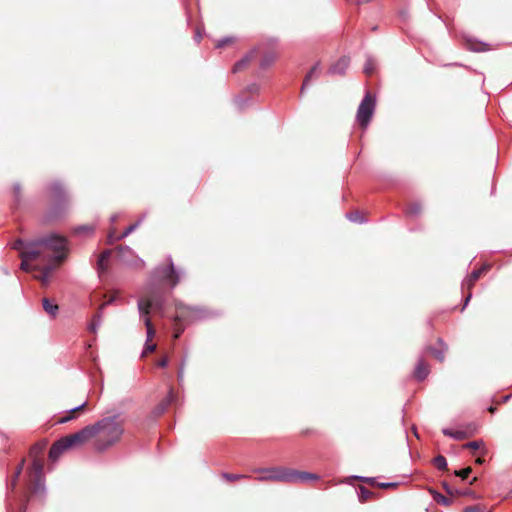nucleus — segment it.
Instances as JSON below:
<instances>
[{
	"label": "nucleus",
	"mask_w": 512,
	"mask_h": 512,
	"mask_svg": "<svg viewBox=\"0 0 512 512\" xmlns=\"http://www.w3.org/2000/svg\"><path fill=\"white\" fill-rule=\"evenodd\" d=\"M40 281L43 283V284H47L49 282V279H50V275H46L45 272H42L41 271V275L39 277Z\"/></svg>",
	"instance_id": "52"
},
{
	"label": "nucleus",
	"mask_w": 512,
	"mask_h": 512,
	"mask_svg": "<svg viewBox=\"0 0 512 512\" xmlns=\"http://www.w3.org/2000/svg\"><path fill=\"white\" fill-rule=\"evenodd\" d=\"M482 445H483L482 441H471V442L466 443L464 445V447L476 450V449H479Z\"/></svg>",
	"instance_id": "41"
},
{
	"label": "nucleus",
	"mask_w": 512,
	"mask_h": 512,
	"mask_svg": "<svg viewBox=\"0 0 512 512\" xmlns=\"http://www.w3.org/2000/svg\"><path fill=\"white\" fill-rule=\"evenodd\" d=\"M110 256H111V251L110 250H104L100 254L98 262H97V266H98V270L99 271H104L106 269V264L105 263L108 261Z\"/></svg>",
	"instance_id": "30"
},
{
	"label": "nucleus",
	"mask_w": 512,
	"mask_h": 512,
	"mask_svg": "<svg viewBox=\"0 0 512 512\" xmlns=\"http://www.w3.org/2000/svg\"><path fill=\"white\" fill-rule=\"evenodd\" d=\"M156 349V345L153 343L146 342L145 348L143 351V355H145L148 352H153Z\"/></svg>",
	"instance_id": "47"
},
{
	"label": "nucleus",
	"mask_w": 512,
	"mask_h": 512,
	"mask_svg": "<svg viewBox=\"0 0 512 512\" xmlns=\"http://www.w3.org/2000/svg\"><path fill=\"white\" fill-rule=\"evenodd\" d=\"M68 240L56 233H50L28 241L26 254L30 257H41L42 260L61 263L67 257Z\"/></svg>",
	"instance_id": "1"
},
{
	"label": "nucleus",
	"mask_w": 512,
	"mask_h": 512,
	"mask_svg": "<svg viewBox=\"0 0 512 512\" xmlns=\"http://www.w3.org/2000/svg\"><path fill=\"white\" fill-rule=\"evenodd\" d=\"M94 227L91 225H80L74 229L75 234H92Z\"/></svg>",
	"instance_id": "36"
},
{
	"label": "nucleus",
	"mask_w": 512,
	"mask_h": 512,
	"mask_svg": "<svg viewBox=\"0 0 512 512\" xmlns=\"http://www.w3.org/2000/svg\"><path fill=\"white\" fill-rule=\"evenodd\" d=\"M372 496V492L364 486H360L358 489V498L360 502L367 501Z\"/></svg>",
	"instance_id": "31"
},
{
	"label": "nucleus",
	"mask_w": 512,
	"mask_h": 512,
	"mask_svg": "<svg viewBox=\"0 0 512 512\" xmlns=\"http://www.w3.org/2000/svg\"><path fill=\"white\" fill-rule=\"evenodd\" d=\"M110 219H111V222H116L118 219V215H116V214L112 215Z\"/></svg>",
	"instance_id": "60"
},
{
	"label": "nucleus",
	"mask_w": 512,
	"mask_h": 512,
	"mask_svg": "<svg viewBox=\"0 0 512 512\" xmlns=\"http://www.w3.org/2000/svg\"><path fill=\"white\" fill-rule=\"evenodd\" d=\"M347 218L351 222H356V223H364V222H366V219L363 217V215L359 211L348 213L347 214Z\"/></svg>",
	"instance_id": "34"
},
{
	"label": "nucleus",
	"mask_w": 512,
	"mask_h": 512,
	"mask_svg": "<svg viewBox=\"0 0 512 512\" xmlns=\"http://www.w3.org/2000/svg\"><path fill=\"white\" fill-rule=\"evenodd\" d=\"M350 59L346 56L341 57L336 63L331 65L328 73L331 75H344L347 68L349 67Z\"/></svg>",
	"instance_id": "14"
},
{
	"label": "nucleus",
	"mask_w": 512,
	"mask_h": 512,
	"mask_svg": "<svg viewBox=\"0 0 512 512\" xmlns=\"http://www.w3.org/2000/svg\"><path fill=\"white\" fill-rule=\"evenodd\" d=\"M489 269H490V265L485 264L482 267H480L479 269L473 270L470 273V275L463 280V282H462V289H467L468 290V295L465 298L462 310L468 305V303H469V301H470V299L472 297V292H471L472 287L474 286L476 281L480 278V276L484 272L488 271Z\"/></svg>",
	"instance_id": "9"
},
{
	"label": "nucleus",
	"mask_w": 512,
	"mask_h": 512,
	"mask_svg": "<svg viewBox=\"0 0 512 512\" xmlns=\"http://www.w3.org/2000/svg\"><path fill=\"white\" fill-rule=\"evenodd\" d=\"M489 411H490V412H494V411H495V408H494V407H490V408H489Z\"/></svg>",
	"instance_id": "63"
},
{
	"label": "nucleus",
	"mask_w": 512,
	"mask_h": 512,
	"mask_svg": "<svg viewBox=\"0 0 512 512\" xmlns=\"http://www.w3.org/2000/svg\"><path fill=\"white\" fill-rule=\"evenodd\" d=\"M24 462H25V460H22L19 463L18 467L16 468V471H15L13 477H12V480H11L12 488H14L16 486L17 480H18L20 474L22 473V470H23V467H24Z\"/></svg>",
	"instance_id": "37"
},
{
	"label": "nucleus",
	"mask_w": 512,
	"mask_h": 512,
	"mask_svg": "<svg viewBox=\"0 0 512 512\" xmlns=\"http://www.w3.org/2000/svg\"><path fill=\"white\" fill-rule=\"evenodd\" d=\"M254 472L262 474L257 477L258 481H279L286 482L287 468L271 467V468H257Z\"/></svg>",
	"instance_id": "8"
},
{
	"label": "nucleus",
	"mask_w": 512,
	"mask_h": 512,
	"mask_svg": "<svg viewBox=\"0 0 512 512\" xmlns=\"http://www.w3.org/2000/svg\"><path fill=\"white\" fill-rule=\"evenodd\" d=\"M465 512H482V510L477 506H470L465 508Z\"/></svg>",
	"instance_id": "55"
},
{
	"label": "nucleus",
	"mask_w": 512,
	"mask_h": 512,
	"mask_svg": "<svg viewBox=\"0 0 512 512\" xmlns=\"http://www.w3.org/2000/svg\"><path fill=\"white\" fill-rule=\"evenodd\" d=\"M67 449H69V447L66 445L64 438L63 437L60 438L50 448V451H49L50 460L56 461L61 456V454Z\"/></svg>",
	"instance_id": "15"
},
{
	"label": "nucleus",
	"mask_w": 512,
	"mask_h": 512,
	"mask_svg": "<svg viewBox=\"0 0 512 512\" xmlns=\"http://www.w3.org/2000/svg\"><path fill=\"white\" fill-rule=\"evenodd\" d=\"M320 71H321L320 64L319 63L314 64L313 67L310 69V71L305 76V79H304L302 87H301V93H303V91L309 85V82L313 78H317L319 76Z\"/></svg>",
	"instance_id": "17"
},
{
	"label": "nucleus",
	"mask_w": 512,
	"mask_h": 512,
	"mask_svg": "<svg viewBox=\"0 0 512 512\" xmlns=\"http://www.w3.org/2000/svg\"><path fill=\"white\" fill-rule=\"evenodd\" d=\"M43 469H44V466H43V462L41 459H34L32 461V471L34 474V478H37V484H39L41 479L44 477Z\"/></svg>",
	"instance_id": "21"
},
{
	"label": "nucleus",
	"mask_w": 512,
	"mask_h": 512,
	"mask_svg": "<svg viewBox=\"0 0 512 512\" xmlns=\"http://www.w3.org/2000/svg\"><path fill=\"white\" fill-rule=\"evenodd\" d=\"M167 296L157 288L154 284L149 286L147 295L140 298L137 302L138 312L140 316H147L151 309L163 311Z\"/></svg>",
	"instance_id": "3"
},
{
	"label": "nucleus",
	"mask_w": 512,
	"mask_h": 512,
	"mask_svg": "<svg viewBox=\"0 0 512 512\" xmlns=\"http://www.w3.org/2000/svg\"><path fill=\"white\" fill-rule=\"evenodd\" d=\"M34 481H35L34 492L35 493L43 492L45 490L44 477L41 479L39 484H37V478H34Z\"/></svg>",
	"instance_id": "43"
},
{
	"label": "nucleus",
	"mask_w": 512,
	"mask_h": 512,
	"mask_svg": "<svg viewBox=\"0 0 512 512\" xmlns=\"http://www.w3.org/2000/svg\"><path fill=\"white\" fill-rule=\"evenodd\" d=\"M443 488L449 495H459V496H470L472 495V491L470 489H453L446 482L443 483Z\"/></svg>",
	"instance_id": "25"
},
{
	"label": "nucleus",
	"mask_w": 512,
	"mask_h": 512,
	"mask_svg": "<svg viewBox=\"0 0 512 512\" xmlns=\"http://www.w3.org/2000/svg\"><path fill=\"white\" fill-rule=\"evenodd\" d=\"M373 71H374V64H373V61L369 58V59H367V62L364 66V72L369 75Z\"/></svg>",
	"instance_id": "44"
},
{
	"label": "nucleus",
	"mask_w": 512,
	"mask_h": 512,
	"mask_svg": "<svg viewBox=\"0 0 512 512\" xmlns=\"http://www.w3.org/2000/svg\"><path fill=\"white\" fill-rule=\"evenodd\" d=\"M87 405V402H83L82 404L74 407V408H71L69 411H68V415L62 417L61 419L58 420V423L60 424H63V423H67L69 421H71L72 419H74V413L77 412V411H81L83 410Z\"/></svg>",
	"instance_id": "24"
},
{
	"label": "nucleus",
	"mask_w": 512,
	"mask_h": 512,
	"mask_svg": "<svg viewBox=\"0 0 512 512\" xmlns=\"http://www.w3.org/2000/svg\"><path fill=\"white\" fill-rule=\"evenodd\" d=\"M246 89L250 93H258L260 87L258 84L253 83V84L248 85Z\"/></svg>",
	"instance_id": "49"
},
{
	"label": "nucleus",
	"mask_w": 512,
	"mask_h": 512,
	"mask_svg": "<svg viewBox=\"0 0 512 512\" xmlns=\"http://www.w3.org/2000/svg\"><path fill=\"white\" fill-rule=\"evenodd\" d=\"M51 197L53 199V206L47 213V220H56L62 216L66 205L68 203V196L63 185L55 181L49 186Z\"/></svg>",
	"instance_id": "4"
},
{
	"label": "nucleus",
	"mask_w": 512,
	"mask_h": 512,
	"mask_svg": "<svg viewBox=\"0 0 512 512\" xmlns=\"http://www.w3.org/2000/svg\"><path fill=\"white\" fill-rule=\"evenodd\" d=\"M275 60V55L274 54H267L263 57V59L261 60L260 62V67L262 69H266L268 68Z\"/></svg>",
	"instance_id": "35"
},
{
	"label": "nucleus",
	"mask_w": 512,
	"mask_h": 512,
	"mask_svg": "<svg viewBox=\"0 0 512 512\" xmlns=\"http://www.w3.org/2000/svg\"><path fill=\"white\" fill-rule=\"evenodd\" d=\"M476 462H477L478 464H482V463L484 462V460H483V459H481V458H478V459L476 460Z\"/></svg>",
	"instance_id": "61"
},
{
	"label": "nucleus",
	"mask_w": 512,
	"mask_h": 512,
	"mask_svg": "<svg viewBox=\"0 0 512 512\" xmlns=\"http://www.w3.org/2000/svg\"><path fill=\"white\" fill-rule=\"evenodd\" d=\"M55 268H56L55 264L49 263V264H47L46 266L43 267L42 272H45L46 275H50L51 276V274H52V272L54 271Z\"/></svg>",
	"instance_id": "46"
},
{
	"label": "nucleus",
	"mask_w": 512,
	"mask_h": 512,
	"mask_svg": "<svg viewBox=\"0 0 512 512\" xmlns=\"http://www.w3.org/2000/svg\"><path fill=\"white\" fill-rule=\"evenodd\" d=\"M118 258L122 263L126 265H134L136 263H140L141 266H144V261L136 256L134 251L128 246L118 247Z\"/></svg>",
	"instance_id": "13"
},
{
	"label": "nucleus",
	"mask_w": 512,
	"mask_h": 512,
	"mask_svg": "<svg viewBox=\"0 0 512 512\" xmlns=\"http://www.w3.org/2000/svg\"><path fill=\"white\" fill-rule=\"evenodd\" d=\"M477 431V426L475 424H469L466 430H452L450 428H443V435L450 437L454 440H464L472 435H474Z\"/></svg>",
	"instance_id": "11"
},
{
	"label": "nucleus",
	"mask_w": 512,
	"mask_h": 512,
	"mask_svg": "<svg viewBox=\"0 0 512 512\" xmlns=\"http://www.w3.org/2000/svg\"><path fill=\"white\" fill-rule=\"evenodd\" d=\"M185 361L186 359H184L179 367V370H178V374H177V378H178V381L179 382H182L183 379H184V367H185Z\"/></svg>",
	"instance_id": "45"
},
{
	"label": "nucleus",
	"mask_w": 512,
	"mask_h": 512,
	"mask_svg": "<svg viewBox=\"0 0 512 512\" xmlns=\"http://www.w3.org/2000/svg\"><path fill=\"white\" fill-rule=\"evenodd\" d=\"M168 265L166 267L155 268L152 279L155 282L171 280V288L173 289L180 281L183 271L176 270L171 256L167 257Z\"/></svg>",
	"instance_id": "5"
},
{
	"label": "nucleus",
	"mask_w": 512,
	"mask_h": 512,
	"mask_svg": "<svg viewBox=\"0 0 512 512\" xmlns=\"http://www.w3.org/2000/svg\"><path fill=\"white\" fill-rule=\"evenodd\" d=\"M421 212L422 206L419 202L411 203L405 211L406 215L412 218L418 217L421 214Z\"/></svg>",
	"instance_id": "27"
},
{
	"label": "nucleus",
	"mask_w": 512,
	"mask_h": 512,
	"mask_svg": "<svg viewBox=\"0 0 512 512\" xmlns=\"http://www.w3.org/2000/svg\"><path fill=\"white\" fill-rule=\"evenodd\" d=\"M433 463L439 470H445L447 468V460L444 456L438 455L433 459Z\"/></svg>",
	"instance_id": "33"
},
{
	"label": "nucleus",
	"mask_w": 512,
	"mask_h": 512,
	"mask_svg": "<svg viewBox=\"0 0 512 512\" xmlns=\"http://www.w3.org/2000/svg\"><path fill=\"white\" fill-rule=\"evenodd\" d=\"M42 306L44 311L49 314L51 317H56L59 307L57 304H53L48 298H44L42 300Z\"/></svg>",
	"instance_id": "22"
},
{
	"label": "nucleus",
	"mask_w": 512,
	"mask_h": 512,
	"mask_svg": "<svg viewBox=\"0 0 512 512\" xmlns=\"http://www.w3.org/2000/svg\"><path fill=\"white\" fill-rule=\"evenodd\" d=\"M438 343L441 345V348L429 347L428 350L439 362H443L444 358H445V352L447 350V346L442 341V339H439Z\"/></svg>",
	"instance_id": "19"
},
{
	"label": "nucleus",
	"mask_w": 512,
	"mask_h": 512,
	"mask_svg": "<svg viewBox=\"0 0 512 512\" xmlns=\"http://www.w3.org/2000/svg\"><path fill=\"white\" fill-rule=\"evenodd\" d=\"M12 248L15 250L20 251V257H21V269L24 271H28L30 269V266L28 264V261L41 259V257H30L26 254L28 250V241H24L22 239H17L13 244Z\"/></svg>",
	"instance_id": "10"
},
{
	"label": "nucleus",
	"mask_w": 512,
	"mask_h": 512,
	"mask_svg": "<svg viewBox=\"0 0 512 512\" xmlns=\"http://www.w3.org/2000/svg\"><path fill=\"white\" fill-rule=\"evenodd\" d=\"M117 236L114 235V232H110L109 235H108V242L111 244L113 243L114 241H117Z\"/></svg>",
	"instance_id": "56"
},
{
	"label": "nucleus",
	"mask_w": 512,
	"mask_h": 512,
	"mask_svg": "<svg viewBox=\"0 0 512 512\" xmlns=\"http://www.w3.org/2000/svg\"><path fill=\"white\" fill-rule=\"evenodd\" d=\"M102 324V311H98L92 318L91 322L88 324V330L91 333H96L98 328Z\"/></svg>",
	"instance_id": "23"
},
{
	"label": "nucleus",
	"mask_w": 512,
	"mask_h": 512,
	"mask_svg": "<svg viewBox=\"0 0 512 512\" xmlns=\"http://www.w3.org/2000/svg\"><path fill=\"white\" fill-rule=\"evenodd\" d=\"M485 45L484 43L479 44L477 47H471L470 49L476 52L483 51L484 49L481 46Z\"/></svg>",
	"instance_id": "59"
},
{
	"label": "nucleus",
	"mask_w": 512,
	"mask_h": 512,
	"mask_svg": "<svg viewBox=\"0 0 512 512\" xmlns=\"http://www.w3.org/2000/svg\"><path fill=\"white\" fill-rule=\"evenodd\" d=\"M433 499H434L437 503H440V504H442V505H444V506H449V505L452 503V501H451V499H450V498H448V497H446V496L442 495V494H441V493H439V492H434V493H433Z\"/></svg>",
	"instance_id": "32"
},
{
	"label": "nucleus",
	"mask_w": 512,
	"mask_h": 512,
	"mask_svg": "<svg viewBox=\"0 0 512 512\" xmlns=\"http://www.w3.org/2000/svg\"><path fill=\"white\" fill-rule=\"evenodd\" d=\"M173 399H174V394H173V390L170 389L169 390V393L167 395V397L165 399H163L155 408V414L156 415H161L163 414L166 409L168 408V406L173 402Z\"/></svg>",
	"instance_id": "18"
},
{
	"label": "nucleus",
	"mask_w": 512,
	"mask_h": 512,
	"mask_svg": "<svg viewBox=\"0 0 512 512\" xmlns=\"http://www.w3.org/2000/svg\"><path fill=\"white\" fill-rule=\"evenodd\" d=\"M95 437V430L92 425H87L74 434L67 435L64 438L69 448L78 447Z\"/></svg>",
	"instance_id": "7"
},
{
	"label": "nucleus",
	"mask_w": 512,
	"mask_h": 512,
	"mask_svg": "<svg viewBox=\"0 0 512 512\" xmlns=\"http://www.w3.org/2000/svg\"><path fill=\"white\" fill-rule=\"evenodd\" d=\"M202 39V33L199 29H197L196 33H195V40L197 42H200V40Z\"/></svg>",
	"instance_id": "58"
},
{
	"label": "nucleus",
	"mask_w": 512,
	"mask_h": 512,
	"mask_svg": "<svg viewBox=\"0 0 512 512\" xmlns=\"http://www.w3.org/2000/svg\"><path fill=\"white\" fill-rule=\"evenodd\" d=\"M123 424L119 414L104 417L94 423L95 436L100 435L95 443L96 450L105 451L117 443L124 433Z\"/></svg>",
	"instance_id": "2"
},
{
	"label": "nucleus",
	"mask_w": 512,
	"mask_h": 512,
	"mask_svg": "<svg viewBox=\"0 0 512 512\" xmlns=\"http://www.w3.org/2000/svg\"><path fill=\"white\" fill-rule=\"evenodd\" d=\"M115 300H116V297H115V296L110 297V298H109L105 303H103V304L100 306L99 310H100V311H102V310L104 309V307H106L107 305L112 304Z\"/></svg>",
	"instance_id": "53"
},
{
	"label": "nucleus",
	"mask_w": 512,
	"mask_h": 512,
	"mask_svg": "<svg viewBox=\"0 0 512 512\" xmlns=\"http://www.w3.org/2000/svg\"><path fill=\"white\" fill-rule=\"evenodd\" d=\"M20 191H21L20 185L19 184H15L14 185V192H15V200L16 201H19Z\"/></svg>",
	"instance_id": "54"
},
{
	"label": "nucleus",
	"mask_w": 512,
	"mask_h": 512,
	"mask_svg": "<svg viewBox=\"0 0 512 512\" xmlns=\"http://www.w3.org/2000/svg\"><path fill=\"white\" fill-rule=\"evenodd\" d=\"M287 483H296V482H307V481H315L319 479V476L314 473L309 472H301L294 469L287 468Z\"/></svg>",
	"instance_id": "12"
},
{
	"label": "nucleus",
	"mask_w": 512,
	"mask_h": 512,
	"mask_svg": "<svg viewBox=\"0 0 512 512\" xmlns=\"http://www.w3.org/2000/svg\"><path fill=\"white\" fill-rule=\"evenodd\" d=\"M471 472H472V468L466 467L462 470H456L454 473L456 476L460 477L464 481L468 478V476L470 475Z\"/></svg>",
	"instance_id": "39"
},
{
	"label": "nucleus",
	"mask_w": 512,
	"mask_h": 512,
	"mask_svg": "<svg viewBox=\"0 0 512 512\" xmlns=\"http://www.w3.org/2000/svg\"><path fill=\"white\" fill-rule=\"evenodd\" d=\"M510 398V395L504 397V401H507Z\"/></svg>",
	"instance_id": "62"
},
{
	"label": "nucleus",
	"mask_w": 512,
	"mask_h": 512,
	"mask_svg": "<svg viewBox=\"0 0 512 512\" xmlns=\"http://www.w3.org/2000/svg\"><path fill=\"white\" fill-rule=\"evenodd\" d=\"M353 478L363 481V482L375 484V478H369V477H363V476H354Z\"/></svg>",
	"instance_id": "51"
},
{
	"label": "nucleus",
	"mask_w": 512,
	"mask_h": 512,
	"mask_svg": "<svg viewBox=\"0 0 512 512\" xmlns=\"http://www.w3.org/2000/svg\"><path fill=\"white\" fill-rule=\"evenodd\" d=\"M380 488H391L398 485L397 482H381L377 484Z\"/></svg>",
	"instance_id": "48"
},
{
	"label": "nucleus",
	"mask_w": 512,
	"mask_h": 512,
	"mask_svg": "<svg viewBox=\"0 0 512 512\" xmlns=\"http://www.w3.org/2000/svg\"><path fill=\"white\" fill-rule=\"evenodd\" d=\"M145 218V215H143L137 222H135L134 224H131L130 226H128L120 235L117 236V239H124L126 238L128 235H130L132 232H134L138 227L139 225L141 224V222L144 220Z\"/></svg>",
	"instance_id": "28"
},
{
	"label": "nucleus",
	"mask_w": 512,
	"mask_h": 512,
	"mask_svg": "<svg viewBox=\"0 0 512 512\" xmlns=\"http://www.w3.org/2000/svg\"><path fill=\"white\" fill-rule=\"evenodd\" d=\"M429 374L428 365L420 359L414 370V376L418 381H423Z\"/></svg>",
	"instance_id": "16"
},
{
	"label": "nucleus",
	"mask_w": 512,
	"mask_h": 512,
	"mask_svg": "<svg viewBox=\"0 0 512 512\" xmlns=\"http://www.w3.org/2000/svg\"><path fill=\"white\" fill-rule=\"evenodd\" d=\"M233 40H234V38H232V37H224V38L220 39V40L217 42L216 47H217V48H222V47H224L225 45H227V44H229V43L233 42Z\"/></svg>",
	"instance_id": "42"
},
{
	"label": "nucleus",
	"mask_w": 512,
	"mask_h": 512,
	"mask_svg": "<svg viewBox=\"0 0 512 512\" xmlns=\"http://www.w3.org/2000/svg\"><path fill=\"white\" fill-rule=\"evenodd\" d=\"M222 476L226 478L229 481H235L241 478H246V475H240V474H229V473H223Z\"/></svg>",
	"instance_id": "40"
},
{
	"label": "nucleus",
	"mask_w": 512,
	"mask_h": 512,
	"mask_svg": "<svg viewBox=\"0 0 512 512\" xmlns=\"http://www.w3.org/2000/svg\"><path fill=\"white\" fill-rule=\"evenodd\" d=\"M235 103L240 110H242L247 105V101L243 100L241 97H237L235 99Z\"/></svg>",
	"instance_id": "50"
},
{
	"label": "nucleus",
	"mask_w": 512,
	"mask_h": 512,
	"mask_svg": "<svg viewBox=\"0 0 512 512\" xmlns=\"http://www.w3.org/2000/svg\"><path fill=\"white\" fill-rule=\"evenodd\" d=\"M375 104V98L369 92H367L358 106L356 121L363 129L368 127L372 119L375 111Z\"/></svg>",
	"instance_id": "6"
},
{
	"label": "nucleus",
	"mask_w": 512,
	"mask_h": 512,
	"mask_svg": "<svg viewBox=\"0 0 512 512\" xmlns=\"http://www.w3.org/2000/svg\"><path fill=\"white\" fill-rule=\"evenodd\" d=\"M45 446H46L45 442H39V443L34 444L30 448V457H32L33 460L41 459L40 457L45 449Z\"/></svg>",
	"instance_id": "26"
},
{
	"label": "nucleus",
	"mask_w": 512,
	"mask_h": 512,
	"mask_svg": "<svg viewBox=\"0 0 512 512\" xmlns=\"http://www.w3.org/2000/svg\"><path fill=\"white\" fill-rule=\"evenodd\" d=\"M256 53V49L252 50L250 53L245 55L241 60L235 63L233 67V72L237 73L241 71L244 67L248 65V63L254 58V54Z\"/></svg>",
	"instance_id": "20"
},
{
	"label": "nucleus",
	"mask_w": 512,
	"mask_h": 512,
	"mask_svg": "<svg viewBox=\"0 0 512 512\" xmlns=\"http://www.w3.org/2000/svg\"><path fill=\"white\" fill-rule=\"evenodd\" d=\"M475 481H476V477H474V478L470 481V484H473Z\"/></svg>",
	"instance_id": "64"
},
{
	"label": "nucleus",
	"mask_w": 512,
	"mask_h": 512,
	"mask_svg": "<svg viewBox=\"0 0 512 512\" xmlns=\"http://www.w3.org/2000/svg\"><path fill=\"white\" fill-rule=\"evenodd\" d=\"M168 365V359L166 357H164L163 359H161L159 362H158V366L159 367H166Z\"/></svg>",
	"instance_id": "57"
},
{
	"label": "nucleus",
	"mask_w": 512,
	"mask_h": 512,
	"mask_svg": "<svg viewBox=\"0 0 512 512\" xmlns=\"http://www.w3.org/2000/svg\"><path fill=\"white\" fill-rule=\"evenodd\" d=\"M24 462H25V460H22L19 463L18 467L16 468V471H15L13 477H12V480H11L12 488H14L16 486L17 480H18L20 474L22 473V470H23V467H24Z\"/></svg>",
	"instance_id": "38"
},
{
	"label": "nucleus",
	"mask_w": 512,
	"mask_h": 512,
	"mask_svg": "<svg viewBox=\"0 0 512 512\" xmlns=\"http://www.w3.org/2000/svg\"><path fill=\"white\" fill-rule=\"evenodd\" d=\"M140 317L143 318L144 325L146 326L147 342H150L155 335V330L152 326V322L149 318V315Z\"/></svg>",
	"instance_id": "29"
}]
</instances>
